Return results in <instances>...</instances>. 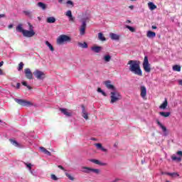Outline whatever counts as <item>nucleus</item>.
I'll return each instance as SVG.
<instances>
[{
	"mask_svg": "<svg viewBox=\"0 0 182 182\" xmlns=\"http://www.w3.org/2000/svg\"><path fill=\"white\" fill-rule=\"evenodd\" d=\"M59 4H62L63 2V0H58Z\"/></svg>",
	"mask_w": 182,
	"mask_h": 182,
	"instance_id": "052dcab7",
	"label": "nucleus"
},
{
	"mask_svg": "<svg viewBox=\"0 0 182 182\" xmlns=\"http://www.w3.org/2000/svg\"><path fill=\"white\" fill-rule=\"evenodd\" d=\"M141 96L143 99L147 96V90L146 89V87L141 86Z\"/></svg>",
	"mask_w": 182,
	"mask_h": 182,
	"instance_id": "4468645a",
	"label": "nucleus"
},
{
	"mask_svg": "<svg viewBox=\"0 0 182 182\" xmlns=\"http://www.w3.org/2000/svg\"><path fill=\"white\" fill-rule=\"evenodd\" d=\"M65 15H66V16H68V17L72 16V11L68 10V11L65 13Z\"/></svg>",
	"mask_w": 182,
	"mask_h": 182,
	"instance_id": "58836bf2",
	"label": "nucleus"
},
{
	"mask_svg": "<svg viewBox=\"0 0 182 182\" xmlns=\"http://www.w3.org/2000/svg\"><path fill=\"white\" fill-rule=\"evenodd\" d=\"M28 26H29L30 31H33V26H32V24H31V23H28Z\"/></svg>",
	"mask_w": 182,
	"mask_h": 182,
	"instance_id": "37998d69",
	"label": "nucleus"
},
{
	"mask_svg": "<svg viewBox=\"0 0 182 182\" xmlns=\"http://www.w3.org/2000/svg\"><path fill=\"white\" fill-rule=\"evenodd\" d=\"M78 46H80V48H82V49H86L87 48V43L84 42V43H80L79 42L77 43Z\"/></svg>",
	"mask_w": 182,
	"mask_h": 182,
	"instance_id": "a878e982",
	"label": "nucleus"
},
{
	"mask_svg": "<svg viewBox=\"0 0 182 182\" xmlns=\"http://www.w3.org/2000/svg\"><path fill=\"white\" fill-rule=\"evenodd\" d=\"M72 38L69 36H66L65 34L60 35L57 39L58 45H63L65 42H70Z\"/></svg>",
	"mask_w": 182,
	"mask_h": 182,
	"instance_id": "7ed1b4c3",
	"label": "nucleus"
},
{
	"mask_svg": "<svg viewBox=\"0 0 182 182\" xmlns=\"http://www.w3.org/2000/svg\"><path fill=\"white\" fill-rule=\"evenodd\" d=\"M20 87H21V83L18 82V83L16 84V88H17V89H19Z\"/></svg>",
	"mask_w": 182,
	"mask_h": 182,
	"instance_id": "09e8293b",
	"label": "nucleus"
},
{
	"mask_svg": "<svg viewBox=\"0 0 182 182\" xmlns=\"http://www.w3.org/2000/svg\"><path fill=\"white\" fill-rule=\"evenodd\" d=\"M22 69H23V62H21V63L18 64V70L19 72H21V70H22Z\"/></svg>",
	"mask_w": 182,
	"mask_h": 182,
	"instance_id": "e433bc0d",
	"label": "nucleus"
},
{
	"mask_svg": "<svg viewBox=\"0 0 182 182\" xmlns=\"http://www.w3.org/2000/svg\"><path fill=\"white\" fill-rule=\"evenodd\" d=\"M67 4L68 5H71L72 6H73V1L69 0V1H67Z\"/></svg>",
	"mask_w": 182,
	"mask_h": 182,
	"instance_id": "c03bdc74",
	"label": "nucleus"
},
{
	"mask_svg": "<svg viewBox=\"0 0 182 182\" xmlns=\"http://www.w3.org/2000/svg\"><path fill=\"white\" fill-rule=\"evenodd\" d=\"M142 66L144 70L146 72V73H150V72H151V68H150V63H149V58L147 56L144 57Z\"/></svg>",
	"mask_w": 182,
	"mask_h": 182,
	"instance_id": "39448f33",
	"label": "nucleus"
},
{
	"mask_svg": "<svg viewBox=\"0 0 182 182\" xmlns=\"http://www.w3.org/2000/svg\"><path fill=\"white\" fill-rule=\"evenodd\" d=\"M22 26H23L22 23L18 24L16 28V31L17 32L21 33L23 34V36H25L26 38H32L35 36L36 33L33 30H24Z\"/></svg>",
	"mask_w": 182,
	"mask_h": 182,
	"instance_id": "f03ea898",
	"label": "nucleus"
},
{
	"mask_svg": "<svg viewBox=\"0 0 182 182\" xmlns=\"http://www.w3.org/2000/svg\"><path fill=\"white\" fill-rule=\"evenodd\" d=\"M5 18V14H0V18Z\"/></svg>",
	"mask_w": 182,
	"mask_h": 182,
	"instance_id": "6e6d98bb",
	"label": "nucleus"
},
{
	"mask_svg": "<svg viewBox=\"0 0 182 182\" xmlns=\"http://www.w3.org/2000/svg\"><path fill=\"white\" fill-rule=\"evenodd\" d=\"M98 38L100 41H102V42L106 41V38L105 37V36H103V33H98Z\"/></svg>",
	"mask_w": 182,
	"mask_h": 182,
	"instance_id": "c756f323",
	"label": "nucleus"
},
{
	"mask_svg": "<svg viewBox=\"0 0 182 182\" xmlns=\"http://www.w3.org/2000/svg\"><path fill=\"white\" fill-rule=\"evenodd\" d=\"M127 23H131L132 21H131L130 20H127Z\"/></svg>",
	"mask_w": 182,
	"mask_h": 182,
	"instance_id": "e2e57ef3",
	"label": "nucleus"
},
{
	"mask_svg": "<svg viewBox=\"0 0 182 182\" xmlns=\"http://www.w3.org/2000/svg\"><path fill=\"white\" fill-rule=\"evenodd\" d=\"M4 75V71L2 70V69L0 68V75Z\"/></svg>",
	"mask_w": 182,
	"mask_h": 182,
	"instance_id": "864d4df0",
	"label": "nucleus"
},
{
	"mask_svg": "<svg viewBox=\"0 0 182 182\" xmlns=\"http://www.w3.org/2000/svg\"><path fill=\"white\" fill-rule=\"evenodd\" d=\"M126 28L127 29H129L130 32H136V29L130 26H127Z\"/></svg>",
	"mask_w": 182,
	"mask_h": 182,
	"instance_id": "c9c22d12",
	"label": "nucleus"
},
{
	"mask_svg": "<svg viewBox=\"0 0 182 182\" xmlns=\"http://www.w3.org/2000/svg\"><path fill=\"white\" fill-rule=\"evenodd\" d=\"M176 154H177L178 156H181V157H182V151H178L176 152Z\"/></svg>",
	"mask_w": 182,
	"mask_h": 182,
	"instance_id": "49530a36",
	"label": "nucleus"
},
{
	"mask_svg": "<svg viewBox=\"0 0 182 182\" xmlns=\"http://www.w3.org/2000/svg\"><path fill=\"white\" fill-rule=\"evenodd\" d=\"M151 28H152V29H157V26H152Z\"/></svg>",
	"mask_w": 182,
	"mask_h": 182,
	"instance_id": "bf43d9fd",
	"label": "nucleus"
},
{
	"mask_svg": "<svg viewBox=\"0 0 182 182\" xmlns=\"http://www.w3.org/2000/svg\"><path fill=\"white\" fill-rule=\"evenodd\" d=\"M90 161H91V163H94V164H97L98 166H107V164L102 163L97 159H90Z\"/></svg>",
	"mask_w": 182,
	"mask_h": 182,
	"instance_id": "2eb2a0df",
	"label": "nucleus"
},
{
	"mask_svg": "<svg viewBox=\"0 0 182 182\" xmlns=\"http://www.w3.org/2000/svg\"><path fill=\"white\" fill-rule=\"evenodd\" d=\"M129 8H131V9H133L134 6H130Z\"/></svg>",
	"mask_w": 182,
	"mask_h": 182,
	"instance_id": "0e129e2a",
	"label": "nucleus"
},
{
	"mask_svg": "<svg viewBox=\"0 0 182 182\" xmlns=\"http://www.w3.org/2000/svg\"><path fill=\"white\" fill-rule=\"evenodd\" d=\"M101 93H102V95L103 96H107V95H106V92H105V91H102Z\"/></svg>",
	"mask_w": 182,
	"mask_h": 182,
	"instance_id": "13d9d810",
	"label": "nucleus"
},
{
	"mask_svg": "<svg viewBox=\"0 0 182 182\" xmlns=\"http://www.w3.org/2000/svg\"><path fill=\"white\" fill-rule=\"evenodd\" d=\"M34 76L38 80H41L42 79H45V73L39 70H36L33 73Z\"/></svg>",
	"mask_w": 182,
	"mask_h": 182,
	"instance_id": "0eeeda50",
	"label": "nucleus"
},
{
	"mask_svg": "<svg viewBox=\"0 0 182 182\" xmlns=\"http://www.w3.org/2000/svg\"><path fill=\"white\" fill-rule=\"evenodd\" d=\"M37 6H38L39 8H41V9H43V11H45V9H46V4H45L43 2H38L37 4Z\"/></svg>",
	"mask_w": 182,
	"mask_h": 182,
	"instance_id": "393cba45",
	"label": "nucleus"
},
{
	"mask_svg": "<svg viewBox=\"0 0 182 182\" xmlns=\"http://www.w3.org/2000/svg\"><path fill=\"white\" fill-rule=\"evenodd\" d=\"M178 83H179V85H180L181 86H182V80H178Z\"/></svg>",
	"mask_w": 182,
	"mask_h": 182,
	"instance_id": "5fc2aeb1",
	"label": "nucleus"
},
{
	"mask_svg": "<svg viewBox=\"0 0 182 182\" xmlns=\"http://www.w3.org/2000/svg\"><path fill=\"white\" fill-rule=\"evenodd\" d=\"M147 38H149L150 39L153 38H156V33L151 31H148L146 33Z\"/></svg>",
	"mask_w": 182,
	"mask_h": 182,
	"instance_id": "6ab92c4d",
	"label": "nucleus"
},
{
	"mask_svg": "<svg viewBox=\"0 0 182 182\" xmlns=\"http://www.w3.org/2000/svg\"><path fill=\"white\" fill-rule=\"evenodd\" d=\"M15 102L20 105V106H33V104L29 101H26L25 100H21L16 98L14 99Z\"/></svg>",
	"mask_w": 182,
	"mask_h": 182,
	"instance_id": "423d86ee",
	"label": "nucleus"
},
{
	"mask_svg": "<svg viewBox=\"0 0 182 182\" xmlns=\"http://www.w3.org/2000/svg\"><path fill=\"white\" fill-rule=\"evenodd\" d=\"M97 92L99 93H102L103 92V90H102V88L99 87V88H97Z\"/></svg>",
	"mask_w": 182,
	"mask_h": 182,
	"instance_id": "de8ad7c7",
	"label": "nucleus"
},
{
	"mask_svg": "<svg viewBox=\"0 0 182 182\" xmlns=\"http://www.w3.org/2000/svg\"><path fill=\"white\" fill-rule=\"evenodd\" d=\"M12 28H14V25L12 24L9 25V29H12Z\"/></svg>",
	"mask_w": 182,
	"mask_h": 182,
	"instance_id": "3c124183",
	"label": "nucleus"
},
{
	"mask_svg": "<svg viewBox=\"0 0 182 182\" xmlns=\"http://www.w3.org/2000/svg\"><path fill=\"white\" fill-rule=\"evenodd\" d=\"M47 23H55L56 22V18L53 16H50L47 18L46 19Z\"/></svg>",
	"mask_w": 182,
	"mask_h": 182,
	"instance_id": "412c9836",
	"label": "nucleus"
},
{
	"mask_svg": "<svg viewBox=\"0 0 182 182\" xmlns=\"http://www.w3.org/2000/svg\"><path fill=\"white\" fill-rule=\"evenodd\" d=\"M160 116H162L163 117H168L171 114L170 112H159Z\"/></svg>",
	"mask_w": 182,
	"mask_h": 182,
	"instance_id": "7c9ffc66",
	"label": "nucleus"
},
{
	"mask_svg": "<svg viewBox=\"0 0 182 182\" xmlns=\"http://www.w3.org/2000/svg\"><path fill=\"white\" fill-rule=\"evenodd\" d=\"M95 146H96L97 149H99L100 150H102V151H107V149H105L103 146H102V144L98 143L95 144Z\"/></svg>",
	"mask_w": 182,
	"mask_h": 182,
	"instance_id": "b1692460",
	"label": "nucleus"
},
{
	"mask_svg": "<svg viewBox=\"0 0 182 182\" xmlns=\"http://www.w3.org/2000/svg\"><path fill=\"white\" fill-rule=\"evenodd\" d=\"M171 160H173V161H177L178 163H180L181 161V158L172 155Z\"/></svg>",
	"mask_w": 182,
	"mask_h": 182,
	"instance_id": "bb28decb",
	"label": "nucleus"
},
{
	"mask_svg": "<svg viewBox=\"0 0 182 182\" xmlns=\"http://www.w3.org/2000/svg\"><path fill=\"white\" fill-rule=\"evenodd\" d=\"M119 146V142H115L114 144V147H117Z\"/></svg>",
	"mask_w": 182,
	"mask_h": 182,
	"instance_id": "603ef678",
	"label": "nucleus"
},
{
	"mask_svg": "<svg viewBox=\"0 0 182 182\" xmlns=\"http://www.w3.org/2000/svg\"><path fill=\"white\" fill-rule=\"evenodd\" d=\"M82 170H83V173H90V171H92V173H95V174H99V173H100V169L92 168L86 166H83Z\"/></svg>",
	"mask_w": 182,
	"mask_h": 182,
	"instance_id": "6e6552de",
	"label": "nucleus"
},
{
	"mask_svg": "<svg viewBox=\"0 0 182 182\" xmlns=\"http://www.w3.org/2000/svg\"><path fill=\"white\" fill-rule=\"evenodd\" d=\"M173 70H174L175 72H181V67L178 65H175L173 66Z\"/></svg>",
	"mask_w": 182,
	"mask_h": 182,
	"instance_id": "cd10ccee",
	"label": "nucleus"
},
{
	"mask_svg": "<svg viewBox=\"0 0 182 182\" xmlns=\"http://www.w3.org/2000/svg\"><path fill=\"white\" fill-rule=\"evenodd\" d=\"M127 65H129V70L134 73V75H137V76H143V71H141V68H140V61L130 60Z\"/></svg>",
	"mask_w": 182,
	"mask_h": 182,
	"instance_id": "f257e3e1",
	"label": "nucleus"
},
{
	"mask_svg": "<svg viewBox=\"0 0 182 182\" xmlns=\"http://www.w3.org/2000/svg\"><path fill=\"white\" fill-rule=\"evenodd\" d=\"M1 122H2V120L0 119V123H1Z\"/></svg>",
	"mask_w": 182,
	"mask_h": 182,
	"instance_id": "69168bd1",
	"label": "nucleus"
},
{
	"mask_svg": "<svg viewBox=\"0 0 182 182\" xmlns=\"http://www.w3.org/2000/svg\"><path fill=\"white\" fill-rule=\"evenodd\" d=\"M1 66H4V61L0 62V68H1Z\"/></svg>",
	"mask_w": 182,
	"mask_h": 182,
	"instance_id": "4d7b16f0",
	"label": "nucleus"
},
{
	"mask_svg": "<svg viewBox=\"0 0 182 182\" xmlns=\"http://www.w3.org/2000/svg\"><path fill=\"white\" fill-rule=\"evenodd\" d=\"M112 59V57L109 55H105L104 56V60L105 62H110V60Z\"/></svg>",
	"mask_w": 182,
	"mask_h": 182,
	"instance_id": "f704fd0d",
	"label": "nucleus"
},
{
	"mask_svg": "<svg viewBox=\"0 0 182 182\" xmlns=\"http://www.w3.org/2000/svg\"><path fill=\"white\" fill-rule=\"evenodd\" d=\"M58 168H60V170H63L64 171H66V170H65V168H63L62 165H58Z\"/></svg>",
	"mask_w": 182,
	"mask_h": 182,
	"instance_id": "a18cd8bd",
	"label": "nucleus"
},
{
	"mask_svg": "<svg viewBox=\"0 0 182 182\" xmlns=\"http://www.w3.org/2000/svg\"><path fill=\"white\" fill-rule=\"evenodd\" d=\"M65 176L72 181H73V180H75V178H73V176H72L70 174H69L68 173H65Z\"/></svg>",
	"mask_w": 182,
	"mask_h": 182,
	"instance_id": "4c0bfd02",
	"label": "nucleus"
},
{
	"mask_svg": "<svg viewBox=\"0 0 182 182\" xmlns=\"http://www.w3.org/2000/svg\"><path fill=\"white\" fill-rule=\"evenodd\" d=\"M9 141H11V144H13L14 146H15L16 147H19V144L16 141L12 139H9Z\"/></svg>",
	"mask_w": 182,
	"mask_h": 182,
	"instance_id": "473e14b6",
	"label": "nucleus"
},
{
	"mask_svg": "<svg viewBox=\"0 0 182 182\" xmlns=\"http://www.w3.org/2000/svg\"><path fill=\"white\" fill-rule=\"evenodd\" d=\"M24 73H25L26 79H29V80H31V79H33V74H32V71H31V69L29 68L24 69Z\"/></svg>",
	"mask_w": 182,
	"mask_h": 182,
	"instance_id": "9d476101",
	"label": "nucleus"
},
{
	"mask_svg": "<svg viewBox=\"0 0 182 182\" xmlns=\"http://www.w3.org/2000/svg\"><path fill=\"white\" fill-rule=\"evenodd\" d=\"M51 178H52V180H54V181H58V177H56V176H55V174H52V175H51Z\"/></svg>",
	"mask_w": 182,
	"mask_h": 182,
	"instance_id": "a19ab883",
	"label": "nucleus"
},
{
	"mask_svg": "<svg viewBox=\"0 0 182 182\" xmlns=\"http://www.w3.org/2000/svg\"><path fill=\"white\" fill-rule=\"evenodd\" d=\"M46 46H48L50 49V50H51V52H53V50H55V48H53V46H52V44H50V43H49V41H46Z\"/></svg>",
	"mask_w": 182,
	"mask_h": 182,
	"instance_id": "c85d7f7f",
	"label": "nucleus"
},
{
	"mask_svg": "<svg viewBox=\"0 0 182 182\" xmlns=\"http://www.w3.org/2000/svg\"><path fill=\"white\" fill-rule=\"evenodd\" d=\"M21 85H23V86H26V87H27V89H28V90H32V88L30 85H28V83H26V82L23 81L21 82Z\"/></svg>",
	"mask_w": 182,
	"mask_h": 182,
	"instance_id": "72a5a7b5",
	"label": "nucleus"
},
{
	"mask_svg": "<svg viewBox=\"0 0 182 182\" xmlns=\"http://www.w3.org/2000/svg\"><path fill=\"white\" fill-rule=\"evenodd\" d=\"M106 87L109 89L110 90H116V87H114V85H112V82L110 80H107L104 82Z\"/></svg>",
	"mask_w": 182,
	"mask_h": 182,
	"instance_id": "f8f14e48",
	"label": "nucleus"
},
{
	"mask_svg": "<svg viewBox=\"0 0 182 182\" xmlns=\"http://www.w3.org/2000/svg\"><path fill=\"white\" fill-rule=\"evenodd\" d=\"M27 167L28 168L31 169L32 168V164H27Z\"/></svg>",
	"mask_w": 182,
	"mask_h": 182,
	"instance_id": "8fccbe9b",
	"label": "nucleus"
},
{
	"mask_svg": "<svg viewBox=\"0 0 182 182\" xmlns=\"http://www.w3.org/2000/svg\"><path fill=\"white\" fill-rule=\"evenodd\" d=\"M91 140H92L93 141H96V138H91Z\"/></svg>",
	"mask_w": 182,
	"mask_h": 182,
	"instance_id": "680f3d73",
	"label": "nucleus"
},
{
	"mask_svg": "<svg viewBox=\"0 0 182 182\" xmlns=\"http://www.w3.org/2000/svg\"><path fill=\"white\" fill-rule=\"evenodd\" d=\"M109 36L112 41H119V39H120V36H119L114 33H111L109 34Z\"/></svg>",
	"mask_w": 182,
	"mask_h": 182,
	"instance_id": "f3484780",
	"label": "nucleus"
},
{
	"mask_svg": "<svg viewBox=\"0 0 182 182\" xmlns=\"http://www.w3.org/2000/svg\"><path fill=\"white\" fill-rule=\"evenodd\" d=\"M111 101L110 103H116V102H119L120 99H122V95L117 91L111 92Z\"/></svg>",
	"mask_w": 182,
	"mask_h": 182,
	"instance_id": "20e7f679",
	"label": "nucleus"
},
{
	"mask_svg": "<svg viewBox=\"0 0 182 182\" xmlns=\"http://www.w3.org/2000/svg\"><path fill=\"white\" fill-rule=\"evenodd\" d=\"M148 6L151 11H154V9H157V6H156L153 2L148 3Z\"/></svg>",
	"mask_w": 182,
	"mask_h": 182,
	"instance_id": "5701e85b",
	"label": "nucleus"
},
{
	"mask_svg": "<svg viewBox=\"0 0 182 182\" xmlns=\"http://www.w3.org/2000/svg\"><path fill=\"white\" fill-rule=\"evenodd\" d=\"M59 110L60 112H61V113H63L67 117H72L73 116L72 112L66 108H60Z\"/></svg>",
	"mask_w": 182,
	"mask_h": 182,
	"instance_id": "1a4fd4ad",
	"label": "nucleus"
},
{
	"mask_svg": "<svg viewBox=\"0 0 182 182\" xmlns=\"http://www.w3.org/2000/svg\"><path fill=\"white\" fill-rule=\"evenodd\" d=\"M86 26H87L86 21H83L80 28V34L81 36H83L86 33Z\"/></svg>",
	"mask_w": 182,
	"mask_h": 182,
	"instance_id": "9b49d317",
	"label": "nucleus"
},
{
	"mask_svg": "<svg viewBox=\"0 0 182 182\" xmlns=\"http://www.w3.org/2000/svg\"><path fill=\"white\" fill-rule=\"evenodd\" d=\"M24 14L26 15V16H31V11H23Z\"/></svg>",
	"mask_w": 182,
	"mask_h": 182,
	"instance_id": "ea45409f",
	"label": "nucleus"
},
{
	"mask_svg": "<svg viewBox=\"0 0 182 182\" xmlns=\"http://www.w3.org/2000/svg\"><path fill=\"white\" fill-rule=\"evenodd\" d=\"M40 150L42 153H44V154H46L47 156H52V154L50 153V151L46 149L45 147L43 146H41Z\"/></svg>",
	"mask_w": 182,
	"mask_h": 182,
	"instance_id": "a211bd4d",
	"label": "nucleus"
},
{
	"mask_svg": "<svg viewBox=\"0 0 182 182\" xmlns=\"http://www.w3.org/2000/svg\"><path fill=\"white\" fill-rule=\"evenodd\" d=\"M168 105V102H167V99H165L164 102L159 106V109H162L164 110Z\"/></svg>",
	"mask_w": 182,
	"mask_h": 182,
	"instance_id": "4be33fe9",
	"label": "nucleus"
},
{
	"mask_svg": "<svg viewBox=\"0 0 182 182\" xmlns=\"http://www.w3.org/2000/svg\"><path fill=\"white\" fill-rule=\"evenodd\" d=\"M157 124H159L161 129H162L163 132H167V128H166V127H164V125H163L160 121H157Z\"/></svg>",
	"mask_w": 182,
	"mask_h": 182,
	"instance_id": "2f4dec72",
	"label": "nucleus"
},
{
	"mask_svg": "<svg viewBox=\"0 0 182 182\" xmlns=\"http://www.w3.org/2000/svg\"><path fill=\"white\" fill-rule=\"evenodd\" d=\"M69 21H70L71 22H74L75 21V17H73V16H71L69 17Z\"/></svg>",
	"mask_w": 182,
	"mask_h": 182,
	"instance_id": "79ce46f5",
	"label": "nucleus"
},
{
	"mask_svg": "<svg viewBox=\"0 0 182 182\" xmlns=\"http://www.w3.org/2000/svg\"><path fill=\"white\" fill-rule=\"evenodd\" d=\"M162 174H166V176H170V177H172L173 178H175L176 177H180V175L178 173L173 172V173H168V172H165L162 173Z\"/></svg>",
	"mask_w": 182,
	"mask_h": 182,
	"instance_id": "dca6fc26",
	"label": "nucleus"
},
{
	"mask_svg": "<svg viewBox=\"0 0 182 182\" xmlns=\"http://www.w3.org/2000/svg\"><path fill=\"white\" fill-rule=\"evenodd\" d=\"M82 116L83 118L85 119V120H87L89 119V114L87 112H86V109L85 108V105H82Z\"/></svg>",
	"mask_w": 182,
	"mask_h": 182,
	"instance_id": "ddd939ff",
	"label": "nucleus"
},
{
	"mask_svg": "<svg viewBox=\"0 0 182 182\" xmlns=\"http://www.w3.org/2000/svg\"><path fill=\"white\" fill-rule=\"evenodd\" d=\"M91 50L95 52V53H99L100 50H102V47L100 46H93L91 48Z\"/></svg>",
	"mask_w": 182,
	"mask_h": 182,
	"instance_id": "aec40b11",
	"label": "nucleus"
}]
</instances>
